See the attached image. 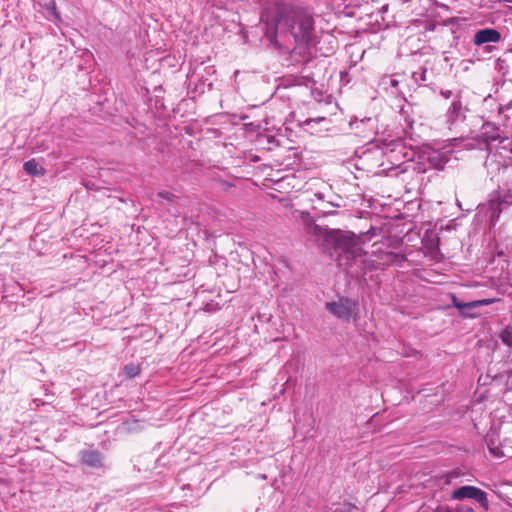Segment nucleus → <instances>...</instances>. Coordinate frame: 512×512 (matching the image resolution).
I'll return each mask as SVG.
<instances>
[{
    "label": "nucleus",
    "mask_w": 512,
    "mask_h": 512,
    "mask_svg": "<svg viewBox=\"0 0 512 512\" xmlns=\"http://www.w3.org/2000/svg\"><path fill=\"white\" fill-rule=\"evenodd\" d=\"M261 21L269 26L268 37L277 30L289 33L298 45H310L314 39V20L305 9L293 6L288 0H266Z\"/></svg>",
    "instance_id": "1"
},
{
    "label": "nucleus",
    "mask_w": 512,
    "mask_h": 512,
    "mask_svg": "<svg viewBox=\"0 0 512 512\" xmlns=\"http://www.w3.org/2000/svg\"><path fill=\"white\" fill-rule=\"evenodd\" d=\"M312 230L315 235H323L325 241L338 251L339 265L345 267L351 277L359 278L365 275L370 262L359 236L348 231L323 229L317 224H313Z\"/></svg>",
    "instance_id": "2"
},
{
    "label": "nucleus",
    "mask_w": 512,
    "mask_h": 512,
    "mask_svg": "<svg viewBox=\"0 0 512 512\" xmlns=\"http://www.w3.org/2000/svg\"><path fill=\"white\" fill-rule=\"evenodd\" d=\"M511 205L512 188L501 185L496 191L492 192L487 202L491 224L494 225L499 220L501 213Z\"/></svg>",
    "instance_id": "3"
},
{
    "label": "nucleus",
    "mask_w": 512,
    "mask_h": 512,
    "mask_svg": "<svg viewBox=\"0 0 512 512\" xmlns=\"http://www.w3.org/2000/svg\"><path fill=\"white\" fill-rule=\"evenodd\" d=\"M326 309L340 319L349 320L357 309V303L348 298H340L336 302H327Z\"/></svg>",
    "instance_id": "4"
},
{
    "label": "nucleus",
    "mask_w": 512,
    "mask_h": 512,
    "mask_svg": "<svg viewBox=\"0 0 512 512\" xmlns=\"http://www.w3.org/2000/svg\"><path fill=\"white\" fill-rule=\"evenodd\" d=\"M452 499H474L477 501L485 510L488 509V499H487V493L483 490L474 487V486H461L460 488L456 489L452 495Z\"/></svg>",
    "instance_id": "5"
},
{
    "label": "nucleus",
    "mask_w": 512,
    "mask_h": 512,
    "mask_svg": "<svg viewBox=\"0 0 512 512\" xmlns=\"http://www.w3.org/2000/svg\"><path fill=\"white\" fill-rule=\"evenodd\" d=\"M315 197L319 201L318 206H314L315 209H319L323 215L334 214V208H340L343 206V200L337 195H326L325 193H316Z\"/></svg>",
    "instance_id": "6"
},
{
    "label": "nucleus",
    "mask_w": 512,
    "mask_h": 512,
    "mask_svg": "<svg viewBox=\"0 0 512 512\" xmlns=\"http://www.w3.org/2000/svg\"><path fill=\"white\" fill-rule=\"evenodd\" d=\"M501 40L499 31L493 28H485L478 30L473 38V43L476 46H481L486 43H497Z\"/></svg>",
    "instance_id": "7"
},
{
    "label": "nucleus",
    "mask_w": 512,
    "mask_h": 512,
    "mask_svg": "<svg viewBox=\"0 0 512 512\" xmlns=\"http://www.w3.org/2000/svg\"><path fill=\"white\" fill-rule=\"evenodd\" d=\"M81 461L92 468H101L103 467V457L96 450H85L81 452Z\"/></svg>",
    "instance_id": "8"
},
{
    "label": "nucleus",
    "mask_w": 512,
    "mask_h": 512,
    "mask_svg": "<svg viewBox=\"0 0 512 512\" xmlns=\"http://www.w3.org/2000/svg\"><path fill=\"white\" fill-rule=\"evenodd\" d=\"M482 140L487 144L496 141L499 138L498 130L490 123L482 126L481 136Z\"/></svg>",
    "instance_id": "9"
},
{
    "label": "nucleus",
    "mask_w": 512,
    "mask_h": 512,
    "mask_svg": "<svg viewBox=\"0 0 512 512\" xmlns=\"http://www.w3.org/2000/svg\"><path fill=\"white\" fill-rule=\"evenodd\" d=\"M462 108L461 101L459 100V97L457 99H454L451 103V106L449 107L447 111V121L450 124H453L459 117L460 111Z\"/></svg>",
    "instance_id": "10"
},
{
    "label": "nucleus",
    "mask_w": 512,
    "mask_h": 512,
    "mask_svg": "<svg viewBox=\"0 0 512 512\" xmlns=\"http://www.w3.org/2000/svg\"><path fill=\"white\" fill-rule=\"evenodd\" d=\"M24 170L30 175H43L45 172L35 159L26 161L24 163Z\"/></svg>",
    "instance_id": "11"
},
{
    "label": "nucleus",
    "mask_w": 512,
    "mask_h": 512,
    "mask_svg": "<svg viewBox=\"0 0 512 512\" xmlns=\"http://www.w3.org/2000/svg\"><path fill=\"white\" fill-rule=\"evenodd\" d=\"M123 373L125 374L126 378L132 379L140 373V367L139 365L133 363L127 364L123 368Z\"/></svg>",
    "instance_id": "12"
},
{
    "label": "nucleus",
    "mask_w": 512,
    "mask_h": 512,
    "mask_svg": "<svg viewBox=\"0 0 512 512\" xmlns=\"http://www.w3.org/2000/svg\"><path fill=\"white\" fill-rule=\"evenodd\" d=\"M500 339L508 347H512V328L507 327L500 333Z\"/></svg>",
    "instance_id": "13"
},
{
    "label": "nucleus",
    "mask_w": 512,
    "mask_h": 512,
    "mask_svg": "<svg viewBox=\"0 0 512 512\" xmlns=\"http://www.w3.org/2000/svg\"><path fill=\"white\" fill-rule=\"evenodd\" d=\"M503 186L512 188V166L511 167H504L503 171Z\"/></svg>",
    "instance_id": "14"
},
{
    "label": "nucleus",
    "mask_w": 512,
    "mask_h": 512,
    "mask_svg": "<svg viewBox=\"0 0 512 512\" xmlns=\"http://www.w3.org/2000/svg\"><path fill=\"white\" fill-rule=\"evenodd\" d=\"M494 302H495V299L487 298V299H481V300L467 302V305L469 306V309H473V308H477L480 306H487Z\"/></svg>",
    "instance_id": "15"
},
{
    "label": "nucleus",
    "mask_w": 512,
    "mask_h": 512,
    "mask_svg": "<svg viewBox=\"0 0 512 512\" xmlns=\"http://www.w3.org/2000/svg\"><path fill=\"white\" fill-rule=\"evenodd\" d=\"M45 7H46V10L48 11V13L50 15L54 16V18L56 20L60 19L59 13L57 11L56 3L53 0H50L49 3H47L45 5Z\"/></svg>",
    "instance_id": "16"
},
{
    "label": "nucleus",
    "mask_w": 512,
    "mask_h": 512,
    "mask_svg": "<svg viewBox=\"0 0 512 512\" xmlns=\"http://www.w3.org/2000/svg\"><path fill=\"white\" fill-rule=\"evenodd\" d=\"M426 73L427 69L421 68L420 71L413 72L412 77L417 83L424 82L426 81Z\"/></svg>",
    "instance_id": "17"
},
{
    "label": "nucleus",
    "mask_w": 512,
    "mask_h": 512,
    "mask_svg": "<svg viewBox=\"0 0 512 512\" xmlns=\"http://www.w3.org/2000/svg\"><path fill=\"white\" fill-rule=\"evenodd\" d=\"M158 196L162 199L168 200V201H174L176 199V196L169 192V191H160L158 193Z\"/></svg>",
    "instance_id": "18"
},
{
    "label": "nucleus",
    "mask_w": 512,
    "mask_h": 512,
    "mask_svg": "<svg viewBox=\"0 0 512 512\" xmlns=\"http://www.w3.org/2000/svg\"><path fill=\"white\" fill-rule=\"evenodd\" d=\"M452 301H453V306L455 308L459 309L460 311H463L464 309H469V306L467 305V303L459 302L456 297H453Z\"/></svg>",
    "instance_id": "19"
},
{
    "label": "nucleus",
    "mask_w": 512,
    "mask_h": 512,
    "mask_svg": "<svg viewBox=\"0 0 512 512\" xmlns=\"http://www.w3.org/2000/svg\"><path fill=\"white\" fill-rule=\"evenodd\" d=\"M440 94L445 98V99H449L450 97H452V91L451 90H441Z\"/></svg>",
    "instance_id": "20"
},
{
    "label": "nucleus",
    "mask_w": 512,
    "mask_h": 512,
    "mask_svg": "<svg viewBox=\"0 0 512 512\" xmlns=\"http://www.w3.org/2000/svg\"><path fill=\"white\" fill-rule=\"evenodd\" d=\"M302 219L304 221H307L308 219H310V214L308 212H302Z\"/></svg>",
    "instance_id": "21"
},
{
    "label": "nucleus",
    "mask_w": 512,
    "mask_h": 512,
    "mask_svg": "<svg viewBox=\"0 0 512 512\" xmlns=\"http://www.w3.org/2000/svg\"><path fill=\"white\" fill-rule=\"evenodd\" d=\"M397 84H398V81H397V80H395V79H390V86L395 87V86H397Z\"/></svg>",
    "instance_id": "22"
},
{
    "label": "nucleus",
    "mask_w": 512,
    "mask_h": 512,
    "mask_svg": "<svg viewBox=\"0 0 512 512\" xmlns=\"http://www.w3.org/2000/svg\"><path fill=\"white\" fill-rule=\"evenodd\" d=\"M0 483H2V479L0 478Z\"/></svg>",
    "instance_id": "23"
}]
</instances>
